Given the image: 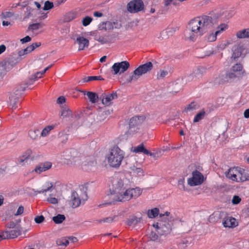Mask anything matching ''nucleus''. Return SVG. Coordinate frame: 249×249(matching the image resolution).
<instances>
[{
    "label": "nucleus",
    "mask_w": 249,
    "mask_h": 249,
    "mask_svg": "<svg viewBox=\"0 0 249 249\" xmlns=\"http://www.w3.org/2000/svg\"><path fill=\"white\" fill-rule=\"evenodd\" d=\"M124 155V151L118 146H115L110 150L106 159L110 166L117 168L120 166Z\"/></svg>",
    "instance_id": "nucleus-2"
},
{
    "label": "nucleus",
    "mask_w": 249,
    "mask_h": 249,
    "mask_svg": "<svg viewBox=\"0 0 249 249\" xmlns=\"http://www.w3.org/2000/svg\"><path fill=\"white\" fill-rule=\"evenodd\" d=\"M228 28V26L227 24L225 23H222L220 24L217 27V30L215 31L216 34L218 35L221 34L223 32L227 30Z\"/></svg>",
    "instance_id": "nucleus-43"
},
{
    "label": "nucleus",
    "mask_w": 249,
    "mask_h": 249,
    "mask_svg": "<svg viewBox=\"0 0 249 249\" xmlns=\"http://www.w3.org/2000/svg\"><path fill=\"white\" fill-rule=\"evenodd\" d=\"M159 213V209L155 208L147 211V215L150 218H154L158 215Z\"/></svg>",
    "instance_id": "nucleus-35"
},
{
    "label": "nucleus",
    "mask_w": 249,
    "mask_h": 249,
    "mask_svg": "<svg viewBox=\"0 0 249 249\" xmlns=\"http://www.w3.org/2000/svg\"><path fill=\"white\" fill-rule=\"evenodd\" d=\"M54 6V4L53 2H50V1H46L44 3V6L43 7L44 10H49L52 9Z\"/></svg>",
    "instance_id": "nucleus-48"
},
{
    "label": "nucleus",
    "mask_w": 249,
    "mask_h": 249,
    "mask_svg": "<svg viewBox=\"0 0 249 249\" xmlns=\"http://www.w3.org/2000/svg\"><path fill=\"white\" fill-rule=\"evenodd\" d=\"M39 133V130L38 129L31 130L29 132V135L31 139L35 140L37 138Z\"/></svg>",
    "instance_id": "nucleus-45"
},
{
    "label": "nucleus",
    "mask_w": 249,
    "mask_h": 249,
    "mask_svg": "<svg viewBox=\"0 0 249 249\" xmlns=\"http://www.w3.org/2000/svg\"><path fill=\"white\" fill-rule=\"evenodd\" d=\"M142 218L136 216H132L127 219L126 224L129 226L135 225L140 222Z\"/></svg>",
    "instance_id": "nucleus-32"
},
{
    "label": "nucleus",
    "mask_w": 249,
    "mask_h": 249,
    "mask_svg": "<svg viewBox=\"0 0 249 249\" xmlns=\"http://www.w3.org/2000/svg\"><path fill=\"white\" fill-rule=\"evenodd\" d=\"M65 216L64 214H58L53 217V220L56 224H60L65 220Z\"/></svg>",
    "instance_id": "nucleus-38"
},
{
    "label": "nucleus",
    "mask_w": 249,
    "mask_h": 249,
    "mask_svg": "<svg viewBox=\"0 0 249 249\" xmlns=\"http://www.w3.org/2000/svg\"><path fill=\"white\" fill-rule=\"evenodd\" d=\"M172 3H173L174 5H176V0H164V3L165 6H168L170 5Z\"/></svg>",
    "instance_id": "nucleus-58"
},
{
    "label": "nucleus",
    "mask_w": 249,
    "mask_h": 249,
    "mask_svg": "<svg viewBox=\"0 0 249 249\" xmlns=\"http://www.w3.org/2000/svg\"><path fill=\"white\" fill-rule=\"evenodd\" d=\"M43 73L42 71H38L36 72L34 75H32L31 77L30 78V82L28 84L31 85L33 83V82L35 80H37L38 78L41 77L42 75H43Z\"/></svg>",
    "instance_id": "nucleus-39"
},
{
    "label": "nucleus",
    "mask_w": 249,
    "mask_h": 249,
    "mask_svg": "<svg viewBox=\"0 0 249 249\" xmlns=\"http://www.w3.org/2000/svg\"><path fill=\"white\" fill-rule=\"evenodd\" d=\"M66 99L64 96L59 97L57 100V103L59 104H62L65 102Z\"/></svg>",
    "instance_id": "nucleus-63"
},
{
    "label": "nucleus",
    "mask_w": 249,
    "mask_h": 249,
    "mask_svg": "<svg viewBox=\"0 0 249 249\" xmlns=\"http://www.w3.org/2000/svg\"><path fill=\"white\" fill-rule=\"evenodd\" d=\"M24 212V207L22 206H20L18 207L16 213H15V215L18 216L21 215Z\"/></svg>",
    "instance_id": "nucleus-57"
},
{
    "label": "nucleus",
    "mask_w": 249,
    "mask_h": 249,
    "mask_svg": "<svg viewBox=\"0 0 249 249\" xmlns=\"http://www.w3.org/2000/svg\"><path fill=\"white\" fill-rule=\"evenodd\" d=\"M74 18H75V17L73 15V14L70 13L66 16V17L65 18V20L67 22H69V21L72 20Z\"/></svg>",
    "instance_id": "nucleus-60"
},
{
    "label": "nucleus",
    "mask_w": 249,
    "mask_h": 249,
    "mask_svg": "<svg viewBox=\"0 0 249 249\" xmlns=\"http://www.w3.org/2000/svg\"><path fill=\"white\" fill-rule=\"evenodd\" d=\"M149 237L152 241H156L158 238V234L154 231H151L149 234Z\"/></svg>",
    "instance_id": "nucleus-53"
},
{
    "label": "nucleus",
    "mask_w": 249,
    "mask_h": 249,
    "mask_svg": "<svg viewBox=\"0 0 249 249\" xmlns=\"http://www.w3.org/2000/svg\"><path fill=\"white\" fill-rule=\"evenodd\" d=\"M132 152L135 153H142L145 155L150 156H153L154 157L155 156V153H153L149 151L148 150H147L144 146V145L143 143H141L139 144V145L133 147V149L132 150Z\"/></svg>",
    "instance_id": "nucleus-19"
},
{
    "label": "nucleus",
    "mask_w": 249,
    "mask_h": 249,
    "mask_svg": "<svg viewBox=\"0 0 249 249\" xmlns=\"http://www.w3.org/2000/svg\"><path fill=\"white\" fill-rule=\"evenodd\" d=\"M236 36L238 38L249 37V28L240 31L236 33Z\"/></svg>",
    "instance_id": "nucleus-30"
},
{
    "label": "nucleus",
    "mask_w": 249,
    "mask_h": 249,
    "mask_svg": "<svg viewBox=\"0 0 249 249\" xmlns=\"http://www.w3.org/2000/svg\"><path fill=\"white\" fill-rule=\"evenodd\" d=\"M111 187L110 188L111 194L113 196V199L117 197L122 192L124 188L123 181L119 178H114L111 182Z\"/></svg>",
    "instance_id": "nucleus-7"
},
{
    "label": "nucleus",
    "mask_w": 249,
    "mask_h": 249,
    "mask_svg": "<svg viewBox=\"0 0 249 249\" xmlns=\"http://www.w3.org/2000/svg\"><path fill=\"white\" fill-rule=\"evenodd\" d=\"M65 159L70 161L77 162V164L80 165L81 168L87 171H94L96 169V161L91 157H85L81 156L74 158L71 156L70 158H66Z\"/></svg>",
    "instance_id": "nucleus-3"
},
{
    "label": "nucleus",
    "mask_w": 249,
    "mask_h": 249,
    "mask_svg": "<svg viewBox=\"0 0 249 249\" xmlns=\"http://www.w3.org/2000/svg\"><path fill=\"white\" fill-rule=\"evenodd\" d=\"M43 26V24L40 23H36L30 25L29 29L31 30H36Z\"/></svg>",
    "instance_id": "nucleus-47"
},
{
    "label": "nucleus",
    "mask_w": 249,
    "mask_h": 249,
    "mask_svg": "<svg viewBox=\"0 0 249 249\" xmlns=\"http://www.w3.org/2000/svg\"><path fill=\"white\" fill-rule=\"evenodd\" d=\"M47 201L50 203L56 204L58 203V200L56 198L53 197V195H50L49 197L47 199Z\"/></svg>",
    "instance_id": "nucleus-50"
},
{
    "label": "nucleus",
    "mask_w": 249,
    "mask_h": 249,
    "mask_svg": "<svg viewBox=\"0 0 249 249\" xmlns=\"http://www.w3.org/2000/svg\"><path fill=\"white\" fill-rule=\"evenodd\" d=\"M44 217L43 215L37 216L35 218V221L38 224L42 223L44 220Z\"/></svg>",
    "instance_id": "nucleus-54"
},
{
    "label": "nucleus",
    "mask_w": 249,
    "mask_h": 249,
    "mask_svg": "<svg viewBox=\"0 0 249 249\" xmlns=\"http://www.w3.org/2000/svg\"><path fill=\"white\" fill-rule=\"evenodd\" d=\"M226 75L228 80L239 79L242 77L241 76L240 74H238L237 73L233 71L231 69L230 71L229 72H228Z\"/></svg>",
    "instance_id": "nucleus-25"
},
{
    "label": "nucleus",
    "mask_w": 249,
    "mask_h": 249,
    "mask_svg": "<svg viewBox=\"0 0 249 249\" xmlns=\"http://www.w3.org/2000/svg\"><path fill=\"white\" fill-rule=\"evenodd\" d=\"M199 107V105L198 103L195 102H192L186 106L184 110V111L186 113L192 112L194 110L198 109Z\"/></svg>",
    "instance_id": "nucleus-23"
},
{
    "label": "nucleus",
    "mask_w": 249,
    "mask_h": 249,
    "mask_svg": "<svg viewBox=\"0 0 249 249\" xmlns=\"http://www.w3.org/2000/svg\"><path fill=\"white\" fill-rule=\"evenodd\" d=\"M144 119L145 117L143 116L132 117L129 121L128 133L130 135H133L138 132L140 129V126L142 124Z\"/></svg>",
    "instance_id": "nucleus-6"
},
{
    "label": "nucleus",
    "mask_w": 249,
    "mask_h": 249,
    "mask_svg": "<svg viewBox=\"0 0 249 249\" xmlns=\"http://www.w3.org/2000/svg\"><path fill=\"white\" fill-rule=\"evenodd\" d=\"M244 181L249 180V170L245 171L244 170Z\"/></svg>",
    "instance_id": "nucleus-62"
},
{
    "label": "nucleus",
    "mask_w": 249,
    "mask_h": 249,
    "mask_svg": "<svg viewBox=\"0 0 249 249\" xmlns=\"http://www.w3.org/2000/svg\"><path fill=\"white\" fill-rule=\"evenodd\" d=\"M229 44V43H221L219 44H218L217 46V48L219 50H223L225 49L226 47Z\"/></svg>",
    "instance_id": "nucleus-56"
},
{
    "label": "nucleus",
    "mask_w": 249,
    "mask_h": 249,
    "mask_svg": "<svg viewBox=\"0 0 249 249\" xmlns=\"http://www.w3.org/2000/svg\"><path fill=\"white\" fill-rule=\"evenodd\" d=\"M205 114V110L202 109L195 116L193 122L194 123L198 122L204 118Z\"/></svg>",
    "instance_id": "nucleus-37"
},
{
    "label": "nucleus",
    "mask_w": 249,
    "mask_h": 249,
    "mask_svg": "<svg viewBox=\"0 0 249 249\" xmlns=\"http://www.w3.org/2000/svg\"><path fill=\"white\" fill-rule=\"evenodd\" d=\"M72 115L71 111L67 107H64L61 111V116L64 118H69Z\"/></svg>",
    "instance_id": "nucleus-41"
},
{
    "label": "nucleus",
    "mask_w": 249,
    "mask_h": 249,
    "mask_svg": "<svg viewBox=\"0 0 249 249\" xmlns=\"http://www.w3.org/2000/svg\"><path fill=\"white\" fill-rule=\"evenodd\" d=\"M34 50H35V47H34V46L30 45V46L27 47L26 49H24V52H25V53H28L31 52H32Z\"/></svg>",
    "instance_id": "nucleus-61"
},
{
    "label": "nucleus",
    "mask_w": 249,
    "mask_h": 249,
    "mask_svg": "<svg viewBox=\"0 0 249 249\" xmlns=\"http://www.w3.org/2000/svg\"><path fill=\"white\" fill-rule=\"evenodd\" d=\"M22 228L20 226H17L15 230L10 231H5L4 233L6 234L4 238L7 239H13L17 237L21 234Z\"/></svg>",
    "instance_id": "nucleus-18"
},
{
    "label": "nucleus",
    "mask_w": 249,
    "mask_h": 249,
    "mask_svg": "<svg viewBox=\"0 0 249 249\" xmlns=\"http://www.w3.org/2000/svg\"><path fill=\"white\" fill-rule=\"evenodd\" d=\"M103 79L101 76H91L83 78L82 82L86 83L93 80H102Z\"/></svg>",
    "instance_id": "nucleus-34"
},
{
    "label": "nucleus",
    "mask_w": 249,
    "mask_h": 249,
    "mask_svg": "<svg viewBox=\"0 0 249 249\" xmlns=\"http://www.w3.org/2000/svg\"><path fill=\"white\" fill-rule=\"evenodd\" d=\"M237 174H236V178L237 180L236 182H244V169H241L239 167H237Z\"/></svg>",
    "instance_id": "nucleus-29"
},
{
    "label": "nucleus",
    "mask_w": 249,
    "mask_h": 249,
    "mask_svg": "<svg viewBox=\"0 0 249 249\" xmlns=\"http://www.w3.org/2000/svg\"><path fill=\"white\" fill-rule=\"evenodd\" d=\"M84 196L81 197L76 192L72 191L71 195L70 203L72 208H77L79 207L83 200H86L88 198L86 192L83 193Z\"/></svg>",
    "instance_id": "nucleus-8"
},
{
    "label": "nucleus",
    "mask_w": 249,
    "mask_h": 249,
    "mask_svg": "<svg viewBox=\"0 0 249 249\" xmlns=\"http://www.w3.org/2000/svg\"><path fill=\"white\" fill-rule=\"evenodd\" d=\"M117 94L116 92H113L111 94L103 93L100 96V99L102 100L103 105L106 106H109L111 104V101L117 98Z\"/></svg>",
    "instance_id": "nucleus-14"
},
{
    "label": "nucleus",
    "mask_w": 249,
    "mask_h": 249,
    "mask_svg": "<svg viewBox=\"0 0 249 249\" xmlns=\"http://www.w3.org/2000/svg\"><path fill=\"white\" fill-rule=\"evenodd\" d=\"M153 68V64L151 62H147L138 67L127 79L128 83L137 81L142 74L150 71Z\"/></svg>",
    "instance_id": "nucleus-5"
},
{
    "label": "nucleus",
    "mask_w": 249,
    "mask_h": 249,
    "mask_svg": "<svg viewBox=\"0 0 249 249\" xmlns=\"http://www.w3.org/2000/svg\"><path fill=\"white\" fill-rule=\"evenodd\" d=\"M53 183L50 181H47L44 184V186H46L47 188V189H43L40 191H34V192L36 194H43L48 191L51 190V189L53 187Z\"/></svg>",
    "instance_id": "nucleus-31"
},
{
    "label": "nucleus",
    "mask_w": 249,
    "mask_h": 249,
    "mask_svg": "<svg viewBox=\"0 0 249 249\" xmlns=\"http://www.w3.org/2000/svg\"><path fill=\"white\" fill-rule=\"evenodd\" d=\"M36 157L35 153L31 149H29L25 151L23 154L19 157L18 162V163L24 165L25 162H27L28 160H34Z\"/></svg>",
    "instance_id": "nucleus-12"
},
{
    "label": "nucleus",
    "mask_w": 249,
    "mask_h": 249,
    "mask_svg": "<svg viewBox=\"0 0 249 249\" xmlns=\"http://www.w3.org/2000/svg\"><path fill=\"white\" fill-rule=\"evenodd\" d=\"M76 41L79 44V51L84 50L89 45V40L83 36L77 37Z\"/></svg>",
    "instance_id": "nucleus-20"
},
{
    "label": "nucleus",
    "mask_w": 249,
    "mask_h": 249,
    "mask_svg": "<svg viewBox=\"0 0 249 249\" xmlns=\"http://www.w3.org/2000/svg\"><path fill=\"white\" fill-rule=\"evenodd\" d=\"M232 70L237 73L240 74L241 76H242L244 73V71L243 70V66L240 63H236L231 68Z\"/></svg>",
    "instance_id": "nucleus-28"
},
{
    "label": "nucleus",
    "mask_w": 249,
    "mask_h": 249,
    "mask_svg": "<svg viewBox=\"0 0 249 249\" xmlns=\"http://www.w3.org/2000/svg\"><path fill=\"white\" fill-rule=\"evenodd\" d=\"M52 166V164L51 162L46 161L42 162L37 165L34 170L30 172V173H35L37 174H40L41 173L50 169Z\"/></svg>",
    "instance_id": "nucleus-15"
},
{
    "label": "nucleus",
    "mask_w": 249,
    "mask_h": 249,
    "mask_svg": "<svg viewBox=\"0 0 249 249\" xmlns=\"http://www.w3.org/2000/svg\"><path fill=\"white\" fill-rule=\"evenodd\" d=\"M116 217V216H114L113 217H108L100 219H96L93 221V223L96 224H101L102 223H110L112 222Z\"/></svg>",
    "instance_id": "nucleus-26"
},
{
    "label": "nucleus",
    "mask_w": 249,
    "mask_h": 249,
    "mask_svg": "<svg viewBox=\"0 0 249 249\" xmlns=\"http://www.w3.org/2000/svg\"><path fill=\"white\" fill-rule=\"evenodd\" d=\"M142 194V191L139 188H129L124 191V188L122 192L115 198L118 201H125L139 196Z\"/></svg>",
    "instance_id": "nucleus-4"
},
{
    "label": "nucleus",
    "mask_w": 249,
    "mask_h": 249,
    "mask_svg": "<svg viewBox=\"0 0 249 249\" xmlns=\"http://www.w3.org/2000/svg\"><path fill=\"white\" fill-rule=\"evenodd\" d=\"M15 65V63L10 58H6L0 61V70L9 71Z\"/></svg>",
    "instance_id": "nucleus-16"
},
{
    "label": "nucleus",
    "mask_w": 249,
    "mask_h": 249,
    "mask_svg": "<svg viewBox=\"0 0 249 249\" xmlns=\"http://www.w3.org/2000/svg\"><path fill=\"white\" fill-rule=\"evenodd\" d=\"M87 96L89 101L93 104L96 103L98 99L100 98L96 93L91 91L88 92L87 93Z\"/></svg>",
    "instance_id": "nucleus-27"
},
{
    "label": "nucleus",
    "mask_w": 249,
    "mask_h": 249,
    "mask_svg": "<svg viewBox=\"0 0 249 249\" xmlns=\"http://www.w3.org/2000/svg\"><path fill=\"white\" fill-rule=\"evenodd\" d=\"M31 40V38L29 36H26L25 37L22 38L20 41L22 43L29 42Z\"/></svg>",
    "instance_id": "nucleus-64"
},
{
    "label": "nucleus",
    "mask_w": 249,
    "mask_h": 249,
    "mask_svg": "<svg viewBox=\"0 0 249 249\" xmlns=\"http://www.w3.org/2000/svg\"><path fill=\"white\" fill-rule=\"evenodd\" d=\"M215 22V20L208 16H203L191 20L189 23L188 30L185 32L186 39L195 41L198 36H202Z\"/></svg>",
    "instance_id": "nucleus-1"
},
{
    "label": "nucleus",
    "mask_w": 249,
    "mask_h": 249,
    "mask_svg": "<svg viewBox=\"0 0 249 249\" xmlns=\"http://www.w3.org/2000/svg\"><path fill=\"white\" fill-rule=\"evenodd\" d=\"M176 30L175 28H170L167 29L165 31H163L161 34L164 36L169 37L170 36H171L173 35L174 33H175Z\"/></svg>",
    "instance_id": "nucleus-44"
},
{
    "label": "nucleus",
    "mask_w": 249,
    "mask_h": 249,
    "mask_svg": "<svg viewBox=\"0 0 249 249\" xmlns=\"http://www.w3.org/2000/svg\"><path fill=\"white\" fill-rule=\"evenodd\" d=\"M236 173L237 167L231 168L225 173V175L229 179L236 182V180H237Z\"/></svg>",
    "instance_id": "nucleus-21"
},
{
    "label": "nucleus",
    "mask_w": 249,
    "mask_h": 249,
    "mask_svg": "<svg viewBox=\"0 0 249 249\" xmlns=\"http://www.w3.org/2000/svg\"><path fill=\"white\" fill-rule=\"evenodd\" d=\"M131 170L135 174H136L139 176L143 175V170L141 168L133 166L131 168Z\"/></svg>",
    "instance_id": "nucleus-46"
},
{
    "label": "nucleus",
    "mask_w": 249,
    "mask_h": 249,
    "mask_svg": "<svg viewBox=\"0 0 249 249\" xmlns=\"http://www.w3.org/2000/svg\"><path fill=\"white\" fill-rule=\"evenodd\" d=\"M223 225L225 227L233 228L237 225L236 220L234 218L229 217L223 221Z\"/></svg>",
    "instance_id": "nucleus-22"
},
{
    "label": "nucleus",
    "mask_w": 249,
    "mask_h": 249,
    "mask_svg": "<svg viewBox=\"0 0 249 249\" xmlns=\"http://www.w3.org/2000/svg\"><path fill=\"white\" fill-rule=\"evenodd\" d=\"M127 8L131 13L139 12L144 9L143 2L142 0H132L127 4Z\"/></svg>",
    "instance_id": "nucleus-9"
},
{
    "label": "nucleus",
    "mask_w": 249,
    "mask_h": 249,
    "mask_svg": "<svg viewBox=\"0 0 249 249\" xmlns=\"http://www.w3.org/2000/svg\"><path fill=\"white\" fill-rule=\"evenodd\" d=\"M18 101V97L14 95H11L9 97V104L12 108L17 107V103Z\"/></svg>",
    "instance_id": "nucleus-33"
},
{
    "label": "nucleus",
    "mask_w": 249,
    "mask_h": 249,
    "mask_svg": "<svg viewBox=\"0 0 249 249\" xmlns=\"http://www.w3.org/2000/svg\"><path fill=\"white\" fill-rule=\"evenodd\" d=\"M241 198L239 197V196H234L233 198H232V203L233 204H237L238 203H240V202L241 201Z\"/></svg>",
    "instance_id": "nucleus-55"
},
{
    "label": "nucleus",
    "mask_w": 249,
    "mask_h": 249,
    "mask_svg": "<svg viewBox=\"0 0 249 249\" xmlns=\"http://www.w3.org/2000/svg\"><path fill=\"white\" fill-rule=\"evenodd\" d=\"M157 229L158 233L160 235H164L169 233L171 230L170 224L165 222L158 223L156 225H154Z\"/></svg>",
    "instance_id": "nucleus-13"
},
{
    "label": "nucleus",
    "mask_w": 249,
    "mask_h": 249,
    "mask_svg": "<svg viewBox=\"0 0 249 249\" xmlns=\"http://www.w3.org/2000/svg\"><path fill=\"white\" fill-rule=\"evenodd\" d=\"M217 35L216 32H212L208 34L205 36V39L208 42H213L216 40L217 38Z\"/></svg>",
    "instance_id": "nucleus-36"
},
{
    "label": "nucleus",
    "mask_w": 249,
    "mask_h": 249,
    "mask_svg": "<svg viewBox=\"0 0 249 249\" xmlns=\"http://www.w3.org/2000/svg\"><path fill=\"white\" fill-rule=\"evenodd\" d=\"M228 81V79L226 77V75L220 74L216 76L214 80L213 83L214 84H223Z\"/></svg>",
    "instance_id": "nucleus-24"
},
{
    "label": "nucleus",
    "mask_w": 249,
    "mask_h": 249,
    "mask_svg": "<svg viewBox=\"0 0 249 249\" xmlns=\"http://www.w3.org/2000/svg\"><path fill=\"white\" fill-rule=\"evenodd\" d=\"M244 48L242 46L238 44L235 45L232 48V55L231 60L232 61H236V59L240 57L241 55Z\"/></svg>",
    "instance_id": "nucleus-17"
},
{
    "label": "nucleus",
    "mask_w": 249,
    "mask_h": 249,
    "mask_svg": "<svg viewBox=\"0 0 249 249\" xmlns=\"http://www.w3.org/2000/svg\"><path fill=\"white\" fill-rule=\"evenodd\" d=\"M130 65L128 61H124L121 62L114 63L111 67L114 74H121L125 72L129 67Z\"/></svg>",
    "instance_id": "nucleus-11"
},
{
    "label": "nucleus",
    "mask_w": 249,
    "mask_h": 249,
    "mask_svg": "<svg viewBox=\"0 0 249 249\" xmlns=\"http://www.w3.org/2000/svg\"><path fill=\"white\" fill-rule=\"evenodd\" d=\"M6 227L9 229H13L16 228V224L14 221H11L6 224Z\"/></svg>",
    "instance_id": "nucleus-59"
},
{
    "label": "nucleus",
    "mask_w": 249,
    "mask_h": 249,
    "mask_svg": "<svg viewBox=\"0 0 249 249\" xmlns=\"http://www.w3.org/2000/svg\"><path fill=\"white\" fill-rule=\"evenodd\" d=\"M54 126L53 125H48L45 127L42 131L41 135L42 137H46L48 135L50 131L54 128Z\"/></svg>",
    "instance_id": "nucleus-42"
},
{
    "label": "nucleus",
    "mask_w": 249,
    "mask_h": 249,
    "mask_svg": "<svg viewBox=\"0 0 249 249\" xmlns=\"http://www.w3.org/2000/svg\"><path fill=\"white\" fill-rule=\"evenodd\" d=\"M95 39L102 44H105L108 42V39L106 36H96Z\"/></svg>",
    "instance_id": "nucleus-51"
},
{
    "label": "nucleus",
    "mask_w": 249,
    "mask_h": 249,
    "mask_svg": "<svg viewBox=\"0 0 249 249\" xmlns=\"http://www.w3.org/2000/svg\"><path fill=\"white\" fill-rule=\"evenodd\" d=\"M2 18L6 19L14 16V13L11 12H5L2 13Z\"/></svg>",
    "instance_id": "nucleus-52"
},
{
    "label": "nucleus",
    "mask_w": 249,
    "mask_h": 249,
    "mask_svg": "<svg viewBox=\"0 0 249 249\" xmlns=\"http://www.w3.org/2000/svg\"><path fill=\"white\" fill-rule=\"evenodd\" d=\"M116 24L115 22H111L110 21H107L105 23H103V27L102 29H104L106 30H112L115 27L114 25Z\"/></svg>",
    "instance_id": "nucleus-40"
},
{
    "label": "nucleus",
    "mask_w": 249,
    "mask_h": 249,
    "mask_svg": "<svg viewBox=\"0 0 249 249\" xmlns=\"http://www.w3.org/2000/svg\"><path fill=\"white\" fill-rule=\"evenodd\" d=\"M92 20V18L91 17L87 16L83 19L82 24L83 26H87L90 23Z\"/></svg>",
    "instance_id": "nucleus-49"
},
{
    "label": "nucleus",
    "mask_w": 249,
    "mask_h": 249,
    "mask_svg": "<svg viewBox=\"0 0 249 249\" xmlns=\"http://www.w3.org/2000/svg\"><path fill=\"white\" fill-rule=\"evenodd\" d=\"M203 182V176L197 170L192 173V177L188 178V183L191 186H197Z\"/></svg>",
    "instance_id": "nucleus-10"
}]
</instances>
